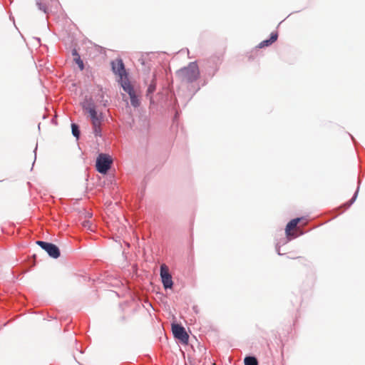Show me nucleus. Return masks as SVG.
I'll list each match as a JSON object with an SVG mask.
<instances>
[{"label": "nucleus", "mask_w": 365, "mask_h": 365, "mask_svg": "<svg viewBox=\"0 0 365 365\" xmlns=\"http://www.w3.org/2000/svg\"><path fill=\"white\" fill-rule=\"evenodd\" d=\"M199 68L195 62L190 63L187 67L180 69L177 72L179 78L183 82H192L199 77Z\"/></svg>", "instance_id": "obj_1"}, {"label": "nucleus", "mask_w": 365, "mask_h": 365, "mask_svg": "<svg viewBox=\"0 0 365 365\" xmlns=\"http://www.w3.org/2000/svg\"><path fill=\"white\" fill-rule=\"evenodd\" d=\"M111 158L106 154H100L96 160V170L103 174H106L110 168Z\"/></svg>", "instance_id": "obj_2"}, {"label": "nucleus", "mask_w": 365, "mask_h": 365, "mask_svg": "<svg viewBox=\"0 0 365 365\" xmlns=\"http://www.w3.org/2000/svg\"><path fill=\"white\" fill-rule=\"evenodd\" d=\"M172 331L175 338L179 339L183 344H187L189 336L185 328L178 324H172Z\"/></svg>", "instance_id": "obj_3"}, {"label": "nucleus", "mask_w": 365, "mask_h": 365, "mask_svg": "<svg viewBox=\"0 0 365 365\" xmlns=\"http://www.w3.org/2000/svg\"><path fill=\"white\" fill-rule=\"evenodd\" d=\"M36 244L44 250L50 257L56 259L60 256V250L56 245L43 241H37Z\"/></svg>", "instance_id": "obj_4"}, {"label": "nucleus", "mask_w": 365, "mask_h": 365, "mask_svg": "<svg viewBox=\"0 0 365 365\" xmlns=\"http://www.w3.org/2000/svg\"><path fill=\"white\" fill-rule=\"evenodd\" d=\"M83 109L89 113L92 121L93 127L101 125V116L98 115L93 104L88 103V105H84Z\"/></svg>", "instance_id": "obj_5"}, {"label": "nucleus", "mask_w": 365, "mask_h": 365, "mask_svg": "<svg viewBox=\"0 0 365 365\" xmlns=\"http://www.w3.org/2000/svg\"><path fill=\"white\" fill-rule=\"evenodd\" d=\"M160 277L164 287L165 289L172 288L173 284L172 276L169 273L168 267L165 264L160 266Z\"/></svg>", "instance_id": "obj_6"}, {"label": "nucleus", "mask_w": 365, "mask_h": 365, "mask_svg": "<svg viewBox=\"0 0 365 365\" xmlns=\"http://www.w3.org/2000/svg\"><path fill=\"white\" fill-rule=\"evenodd\" d=\"M112 70L113 73L123 79V76H126L125 69L123 62L121 59H116L111 63Z\"/></svg>", "instance_id": "obj_7"}, {"label": "nucleus", "mask_w": 365, "mask_h": 365, "mask_svg": "<svg viewBox=\"0 0 365 365\" xmlns=\"http://www.w3.org/2000/svg\"><path fill=\"white\" fill-rule=\"evenodd\" d=\"M302 218H295L292 220L286 226L285 232L289 238H293L295 237V235L293 232H292V230H294L297 224L301 221Z\"/></svg>", "instance_id": "obj_8"}, {"label": "nucleus", "mask_w": 365, "mask_h": 365, "mask_svg": "<svg viewBox=\"0 0 365 365\" xmlns=\"http://www.w3.org/2000/svg\"><path fill=\"white\" fill-rule=\"evenodd\" d=\"M278 34L276 32H273L271 34L269 39L262 41L258 45V47L262 48L266 46H269L271 44H272L274 42H275L277 39Z\"/></svg>", "instance_id": "obj_9"}, {"label": "nucleus", "mask_w": 365, "mask_h": 365, "mask_svg": "<svg viewBox=\"0 0 365 365\" xmlns=\"http://www.w3.org/2000/svg\"><path fill=\"white\" fill-rule=\"evenodd\" d=\"M122 86L123 90L128 93V95H131L134 91L133 86L128 81H123L122 83Z\"/></svg>", "instance_id": "obj_10"}, {"label": "nucleus", "mask_w": 365, "mask_h": 365, "mask_svg": "<svg viewBox=\"0 0 365 365\" xmlns=\"http://www.w3.org/2000/svg\"><path fill=\"white\" fill-rule=\"evenodd\" d=\"M245 365H258L257 360L254 356H247L245 359Z\"/></svg>", "instance_id": "obj_11"}, {"label": "nucleus", "mask_w": 365, "mask_h": 365, "mask_svg": "<svg viewBox=\"0 0 365 365\" xmlns=\"http://www.w3.org/2000/svg\"><path fill=\"white\" fill-rule=\"evenodd\" d=\"M130 98V103L133 106L138 107L140 105V101L138 96L135 95V92H133L131 95H129Z\"/></svg>", "instance_id": "obj_12"}, {"label": "nucleus", "mask_w": 365, "mask_h": 365, "mask_svg": "<svg viewBox=\"0 0 365 365\" xmlns=\"http://www.w3.org/2000/svg\"><path fill=\"white\" fill-rule=\"evenodd\" d=\"M73 55L76 57L74 58L76 63L78 64L79 68L81 71H83L84 68V65L83 61L80 58V56L77 53L76 51L73 52Z\"/></svg>", "instance_id": "obj_13"}, {"label": "nucleus", "mask_w": 365, "mask_h": 365, "mask_svg": "<svg viewBox=\"0 0 365 365\" xmlns=\"http://www.w3.org/2000/svg\"><path fill=\"white\" fill-rule=\"evenodd\" d=\"M82 226L87 229L88 230H90V231H94V227L92 224V222L89 220H84L83 222H82Z\"/></svg>", "instance_id": "obj_14"}, {"label": "nucleus", "mask_w": 365, "mask_h": 365, "mask_svg": "<svg viewBox=\"0 0 365 365\" xmlns=\"http://www.w3.org/2000/svg\"><path fill=\"white\" fill-rule=\"evenodd\" d=\"M71 129H72V133H73V135L76 138H78L79 135H80V132H79L78 126L76 124L73 123V124L71 125Z\"/></svg>", "instance_id": "obj_15"}, {"label": "nucleus", "mask_w": 365, "mask_h": 365, "mask_svg": "<svg viewBox=\"0 0 365 365\" xmlns=\"http://www.w3.org/2000/svg\"><path fill=\"white\" fill-rule=\"evenodd\" d=\"M155 91V84L154 83H152L149 86V87H148V91H147V93H148V94H150V93H153Z\"/></svg>", "instance_id": "obj_16"}, {"label": "nucleus", "mask_w": 365, "mask_h": 365, "mask_svg": "<svg viewBox=\"0 0 365 365\" xmlns=\"http://www.w3.org/2000/svg\"><path fill=\"white\" fill-rule=\"evenodd\" d=\"M101 125H97L96 127H93V132L96 135H99L101 133Z\"/></svg>", "instance_id": "obj_17"}, {"label": "nucleus", "mask_w": 365, "mask_h": 365, "mask_svg": "<svg viewBox=\"0 0 365 365\" xmlns=\"http://www.w3.org/2000/svg\"><path fill=\"white\" fill-rule=\"evenodd\" d=\"M39 9H40L41 10H43V11H46V8H45V7H41V4H39Z\"/></svg>", "instance_id": "obj_18"}]
</instances>
